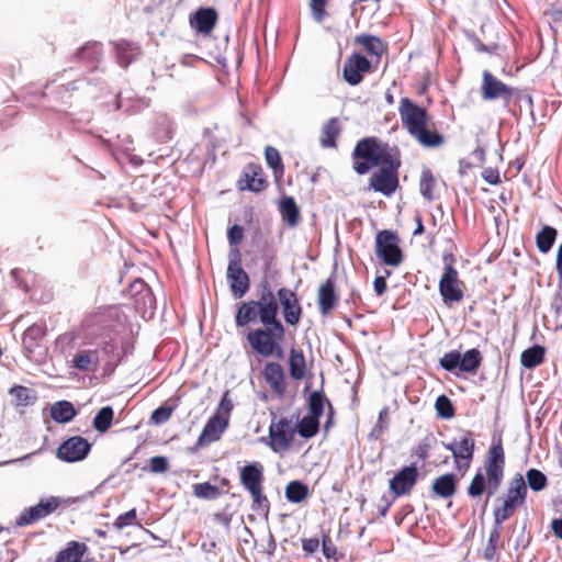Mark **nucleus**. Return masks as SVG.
Here are the masks:
<instances>
[{"label": "nucleus", "mask_w": 562, "mask_h": 562, "mask_svg": "<svg viewBox=\"0 0 562 562\" xmlns=\"http://www.w3.org/2000/svg\"><path fill=\"white\" fill-rule=\"evenodd\" d=\"M259 321L263 327L252 329L246 339L252 350L262 357H283L281 342L285 337V328L278 319V302L271 290L261 293L259 300L243 302L236 313L237 327H244Z\"/></svg>", "instance_id": "nucleus-1"}, {"label": "nucleus", "mask_w": 562, "mask_h": 562, "mask_svg": "<svg viewBox=\"0 0 562 562\" xmlns=\"http://www.w3.org/2000/svg\"><path fill=\"white\" fill-rule=\"evenodd\" d=\"M398 113L402 126L423 147L437 148L445 143V137L437 131L425 108L419 106L409 98L400 100Z\"/></svg>", "instance_id": "nucleus-2"}, {"label": "nucleus", "mask_w": 562, "mask_h": 562, "mask_svg": "<svg viewBox=\"0 0 562 562\" xmlns=\"http://www.w3.org/2000/svg\"><path fill=\"white\" fill-rule=\"evenodd\" d=\"M484 468L486 476L481 471H477L467 488L468 495L472 498H480L485 490L488 496L494 495L503 482L505 475V451L501 437L488 448Z\"/></svg>", "instance_id": "nucleus-3"}, {"label": "nucleus", "mask_w": 562, "mask_h": 562, "mask_svg": "<svg viewBox=\"0 0 562 562\" xmlns=\"http://www.w3.org/2000/svg\"><path fill=\"white\" fill-rule=\"evenodd\" d=\"M352 168L358 175H366L372 168L384 166L401 157L396 147H391L375 136L360 139L352 151Z\"/></svg>", "instance_id": "nucleus-4"}, {"label": "nucleus", "mask_w": 562, "mask_h": 562, "mask_svg": "<svg viewBox=\"0 0 562 562\" xmlns=\"http://www.w3.org/2000/svg\"><path fill=\"white\" fill-rule=\"evenodd\" d=\"M239 482L251 497L250 508L257 514L268 515L270 510V502L263 487V464L259 461H254L239 468Z\"/></svg>", "instance_id": "nucleus-5"}, {"label": "nucleus", "mask_w": 562, "mask_h": 562, "mask_svg": "<svg viewBox=\"0 0 562 562\" xmlns=\"http://www.w3.org/2000/svg\"><path fill=\"white\" fill-rule=\"evenodd\" d=\"M528 494L527 484L524 476L517 473L508 483L502 504L494 512V521L497 526L509 519L516 509L522 506Z\"/></svg>", "instance_id": "nucleus-6"}, {"label": "nucleus", "mask_w": 562, "mask_h": 562, "mask_svg": "<svg viewBox=\"0 0 562 562\" xmlns=\"http://www.w3.org/2000/svg\"><path fill=\"white\" fill-rule=\"evenodd\" d=\"M375 255L386 266L398 267L404 260L400 237L395 232L383 229L375 236Z\"/></svg>", "instance_id": "nucleus-7"}, {"label": "nucleus", "mask_w": 562, "mask_h": 562, "mask_svg": "<svg viewBox=\"0 0 562 562\" xmlns=\"http://www.w3.org/2000/svg\"><path fill=\"white\" fill-rule=\"evenodd\" d=\"M401 157L379 167L369 178V188L385 196H391L400 187L398 170Z\"/></svg>", "instance_id": "nucleus-8"}, {"label": "nucleus", "mask_w": 562, "mask_h": 562, "mask_svg": "<svg viewBox=\"0 0 562 562\" xmlns=\"http://www.w3.org/2000/svg\"><path fill=\"white\" fill-rule=\"evenodd\" d=\"M295 432L296 429L292 419L288 417L272 419L268 429L269 440L267 445L273 452L283 453L292 447Z\"/></svg>", "instance_id": "nucleus-9"}, {"label": "nucleus", "mask_w": 562, "mask_h": 562, "mask_svg": "<svg viewBox=\"0 0 562 562\" xmlns=\"http://www.w3.org/2000/svg\"><path fill=\"white\" fill-rule=\"evenodd\" d=\"M482 353L479 349H470L461 355L458 350L446 352L440 359L439 364L447 371H459L464 373H475L482 364Z\"/></svg>", "instance_id": "nucleus-10"}, {"label": "nucleus", "mask_w": 562, "mask_h": 562, "mask_svg": "<svg viewBox=\"0 0 562 562\" xmlns=\"http://www.w3.org/2000/svg\"><path fill=\"white\" fill-rule=\"evenodd\" d=\"M453 258L450 256L449 262L443 269V273L439 280V293L446 305L459 303L463 299V282L459 278V272L453 266Z\"/></svg>", "instance_id": "nucleus-11"}, {"label": "nucleus", "mask_w": 562, "mask_h": 562, "mask_svg": "<svg viewBox=\"0 0 562 562\" xmlns=\"http://www.w3.org/2000/svg\"><path fill=\"white\" fill-rule=\"evenodd\" d=\"M227 281L236 299L243 297L249 291L250 280L247 272L243 269L240 252L237 248L229 254Z\"/></svg>", "instance_id": "nucleus-12"}, {"label": "nucleus", "mask_w": 562, "mask_h": 562, "mask_svg": "<svg viewBox=\"0 0 562 562\" xmlns=\"http://www.w3.org/2000/svg\"><path fill=\"white\" fill-rule=\"evenodd\" d=\"M443 446L451 451L454 465L459 471H465L470 468L475 451V440L471 430L464 431L460 440Z\"/></svg>", "instance_id": "nucleus-13"}, {"label": "nucleus", "mask_w": 562, "mask_h": 562, "mask_svg": "<svg viewBox=\"0 0 562 562\" xmlns=\"http://www.w3.org/2000/svg\"><path fill=\"white\" fill-rule=\"evenodd\" d=\"M61 504L57 496L42 498L36 505L25 508L16 518L15 526L33 525L53 514Z\"/></svg>", "instance_id": "nucleus-14"}, {"label": "nucleus", "mask_w": 562, "mask_h": 562, "mask_svg": "<svg viewBox=\"0 0 562 562\" xmlns=\"http://www.w3.org/2000/svg\"><path fill=\"white\" fill-rule=\"evenodd\" d=\"M374 70L371 60L364 55L353 52L346 59L342 67V77L350 86H357L363 80L366 74Z\"/></svg>", "instance_id": "nucleus-15"}, {"label": "nucleus", "mask_w": 562, "mask_h": 562, "mask_svg": "<svg viewBox=\"0 0 562 562\" xmlns=\"http://www.w3.org/2000/svg\"><path fill=\"white\" fill-rule=\"evenodd\" d=\"M269 186L262 167L258 164H248L237 180L239 191L260 193Z\"/></svg>", "instance_id": "nucleus-16"}, {"label": "nucleus", "mask_w": 562, "mask_h": 562, "mask_svg": "<svg viewBox=\"0 0 562 562\" xmlns=\"http://www.w3.org/2000/svg\"><path fill=\"white\" fill-rule=\"evenodd\" d=\"M419 471L415 464L402 468L389 482V488L394 497L408 495L416 485Z\"/></svg>", "instance_id": "nucleus-17"}, {"label": "nucleus", "mask_w": 562, "mask_h": 562, "mask_svg": "<svg viewBox=\"0 0 562 562\" xmlns=\"http://www.w3.org/2000/svg\"><path fill=\"white\" fill-rule=\"evenodd\" d=\"M481 93L484 100L503 99L507 104L514 93V88L494 77L488 70L482 74Z\"/></svg>", "instance_id": "nucleus-18"}, {"label": "nucleus", "mask_w": 562, "mask_h": 562, "mask_svg": "<svg viewBox=\"0 0 562 562\" xmlns=\"http://www.w3.org/2000/svg\"><path fill=\"white\" fill-rule=\"evenodd\" d=\"M90 449L91 446L87 439L81 436H74L59 446L57 457L67 462H77L85 459Z\"/></svg>", "instance_id": "nucleus-19"}, {"label": "nucleus", "mask_w": 562, "mask_h": 562, "mask_svg": "<svg viewBox=\"0 0 562 562\" xmlns=\"http://www.w3.org/2000/svg\"><path fill=\"white\" fill-rule=\"evenodd\" d=\"M262 374L271 392L278 397H283L288 387L283 367L279 362L269 361L265 364Z\"/></svg>", "instance_id": "nucleus-20"}, {"label": "nucleus", "mask_w": 562, "mask_h": 562, "mask_svg": "<svg viewBox=\"0 0 562 562\" xmlns=\"http://www.w3.org/2000/svg\"><path fill=\"white\" fill-rule=\"evenodd\" d=\"M229 422L220 417V415H212L204 425L200 436L196 440V446L200 448L207 447L211 443L221 439L222 435L228 428Z\"/></svg>", "instance_id": "nucleus-21"}, {"label": "nucleus", "mask_w": 562, "mask_h": 562, "mask_svg": "<svg viewBox=\"0 0 562 562\" xmlns=\"http://www.w3.org/2000/svg\"><path fill=\"white\" fill-rule=\"evenodd\" d=\"M278 299L282 306L285 322L293 326L299 324L302 316V307L296 294L292 290L281 288L278 290Z\"/></svg>", "instance_id": "nucleus-22"}, {"label": "nucleus", "mask_w": 562, "mask_h": 562, "mask_svg": "<svg viewBox=\"0 0 562 562\" xmlns=\"http://www.w3.org/2000/svg\"><path fill=\"white\" fill-rule=\"evenodd\" d=\"M339 296L336 292L335 279L327 278L318 288L317 291V303L319 313L323 316L329 315L334 308L338 305Z\"/></svg>", "instance_id": "nucleus-23"}, {"label": "nucleus", "mask_w": 562, "mask_h": 562, "mask_svg": "<svg viewBox=\"0 0 562 562\" xmlns=\"http://www.w3.org/2000/svg\"><path fill=\"white\" fill-rule=\"evenodd\" d=\"M217 22V12L213 8H200L190 20L196 32L210 35Z\"/></svg>", "instance_id": "nucleus-24"}, {"label": "nucleus", "mask_w": 562, "mask_h": 562, "mask_svg": "<svg viewBox=\"0 0 562 562\" xmlns=\"http://www.w3.org/2000/svg\"><path fill=\"white\" fill-rule=\"evenodd\" d=\"M353 44L362 47L369 55L376 57L378 61L387 49L386 44L380 37L364 33L356 35Z\"/></svg>", "instance_id": "nucleus-25"}, {"label": "nucleus", "mask_w": 562, "mask_h": 562, "mask_svg": "<svg viewBox=\"0 0 562 562\" xmlns=\"http://www.w3.org/2000/svg\"><path fill=\"white\" fill-rule=\"evenodd\" d=\"M458 487V477L453 473H446L436 477L431 484V491L442 498L452 497Z\"/></svg>", "instance_id": "nucleus-26"}, {"label": "nucleus", "mask_w": 562, "mask_h": 562, "mask_svg": "<svg viewBox=\"0 0 562 562\" xmlns=\"http://www.w3.org/2000/svg\"><path fill=\"white\" fill-rule=\"evenodd\" d=\"M87 551L86 543L75 540L69 541L67 547L57 553L54 562H81Z\"/></svg>", "instance_id": "nucleus-27"}, {"label": "nucleus", "mask_w": 562, "mask_h": 562, "mask_svg": "<svg viewBox=\"0 0 562 562\" xmlns=\"http://www.w3.org/2000/svg\"><path fill=\"white\" fill-rule=\"evenodd\" d=\"M341 133V126L338 117L329 119L322 127L321 133V145L324 148H336L337 137Z\"/></svg>", "instance_id": "nucleus-28"}, {"label": "nucleus", "mask_w": 562, "mask_h": 562, "mask_svg": "<svg viewBox=\"0 0 562 562\" xmlns=\"http://www.w3.org/2000/svg\"><path fill=\"white\" fill-rule=\"evenodd\" d=\"M46 335V326L44 324H33L25 329L22 337L24 349L32 353Z\"/></svg>", "instance_id": "nucleus-29"}, {"label": "nucleus", "mask_w": 562, "mask_h": 562, "mask_svg": "<svg viewBox=\"0 0 562 562\" xmlns=\"http://www.w3.org/2000/svg\"><path fill=\"white\" fill-rule=\"evenodd\" d=\"M290 375L295 381H301L306 375V361L302 349L292 348L289 353Z\"/></svg>", "instance_id": "nucleus-30"}, {"label": "nucleus", "mask_w": 562, "mask_h": 562, "mask_svg": "<svg viewBox=\"0 0 562 562\" xmlns=\"http://www.w3.org/2000/svg\"><path fill=\"white\" fill-rule=\"evenodd\" d=\"M139 54V47L130 41L122 40L116 44V57L122 67H127Z\"/></svg>", "instance_id": "nucleus-31"}, {"label": "nucleus", "mask_w": 562, "mask_h": 562, "mask_svg": "<svg viewBox=\"0 0 562 562\" xmlns=\"http://www.w3.org/2000/svg\"><path fill=\"white\" fill-rule=\"evenodd\" d=\"M98 350H82L74 359V367L80 371H93L99 366Z\"/></svg>", "instance_id": "nucleus-32"}, {"label": "nucleus", "mask_w": 562, "mask_h": 562, "mask_svg": "<svg viewBox=\"0 0 562 562\" xmlns=\"http://www.w3.org/2000/svg\"><path fill=\"white\" fill-rule=\"evenodd\" d=\"M546 349L540 345H535L520 355V363L527 369H533L540 366L544 360Z\"/></svg>", "instance_id": "nucleus-33"}, {"label": "nucleus", "mask_w": 562, "mask_h": 562, "mask_svg": "<svg viewBox=\"0 0 562 562\" xmlns=\"http://www.w3.org/2000/svg\"><path fill=\"white\" fill-rule=\"evenodd\" d=\"M280 213L284 222L290 226H296L300 222L301 215L299 206L292 196H285L280 202Z\"/></svg>", "instance_id": "nucleus-34"}, {"label": "nucleus", "mask_w": 562, "mask_h": 562, "mask_svg": "<svg viewBox=\"0 0 562 562\" xmlns=\"http://www.w3.org/2000/svg\"><path fill=\"white\" fill-rule=\"evenodd\" d=\"M75 416L76 409L68 401L56 402L50 407V417L57 423H68Z\"/></svg>", "instance_id": "nucleus-35"}, {"label": "nucleus", "mask_w": 562, "mask_h": 562, "mask_svg": "<svg viewBox=\"0 0 562 562\" xmlns=\"http://www.w3.org/2000/svg\"><path fill=\"white\" fill-rule=\"evenodd\" d=\"M558 236V231L549 225H544L536 235V245L540 252L547 254L552 248Z\"/></svg>", "instance_id": "nucleus-36"}, {"label": "nucleus", "mask_w": 562, "mask_h": 562, "mask_svg": "<svg viewBox=\"0 0 562 562\" xmlns=\"http://www.w3.org/2000/svg\"><path fill=\"white\" fill-rule=\"evenodd\" d=\"M265 158L267 165L272 169L276 180L279 181L284 175V165L279 150L272 146H267Z\"/></svg>", "instance_id": "nucleus-37"}, {"label": "nucleus", "mask_w": 562, "mask_h": 562, "mask_svg": "<svg viewBox=\"0 0 562 562\" xmlns=\"http://www.w3.org/2000/svg\"><path fill=\"white\" fill-rule=\"evenodd\" d=\"M295 429L300 437L311 439L319 431V419L314 416L306 415L296 424Z\"/></svg>", "instance_id": "nucleus-38"}, {"label": "nucleus", "mask_w": 562, "mask_h": 562, "mask_svg": "<svg viewBox=\"0 0 562 562\" xmlns=\"http://www.w3.org/2000/svg\"><path fill=\"white\" fill-rule=\"evenodd\" d=\"M193 495L200 499L214 501L217 499L223 491L210 482L196 483L192 485Z\"/></svg>", "instance_id": "nucleus-39"}, {"label": "nucleus", "mask_w": 562, "mask_h": 562, "mask_svg": "<svg viewBox=\"0 0 562 562\" xmlns=\"http://www.w3.org/2000/svg\"><path fill=\"white\" fill-rule=\"evenodd\" d=\"M113 418V408L111 406H104L95 414L92 425L98 432L103 434L110 429Z\"/></svg>", "instance_id": "nucleus-40"}, {"label": "nucleus", "mask_w": 562, "mask_h": 562, "mask_svg": "<svg viewBox=\"0 0 562 562\" xmlns=\"http://www.w3.org/2000/svg\"><path fill=\"white\" fill-rule=\"evenodd\" d=\"M10 394L13 396L15 405L18 406H27L34 404L37 400L36 393L23 385L12 386Z\"/></svg>", "instance_id": "nucleus-41"}, {"label": "nucleus", "mask_w": 562, "mask_h": 562, "mask_svg": "<svg viewBox=\"0 0 562 562\" xmlns=\"http://www.w3.org/2000/svg\"><path fill=\"white\" fill-rule=\"evenodd\" d=\"M436 187V179L430 169H424L419 180V191L424 199L432 201L435 198L434 190Z\"/></svg>", "instance_id": "nucleus-42"}, {"label": "nucleus", "mask_w": 562, "mask_h": 562, "mask_svg": "<svg viewBox=\"0 0 562 562\" xmlns=\"http://www.w3.org/2000/svg\"><path fill=\"white\" fill-rule=\"evenodd\" d=\"M308 496V487L300 481H292L285 487V497L291 503H301Z\"/></svg>", "instance_id": "nucleus-43"}, {"label": "nucleus", "mask_w": 562, "mask_h": 562, "mask_svg": "<svg viewBox=\"0 0 562 562\" xmlns=\"http://www.w3.org/2000/svg\"><path fill=\"white\" fill-rule=\"evenodd\" d=\"M329 402L325 398L324 394L319 391H314L310 394L307 403H308V415L314 416L316 418H321L324 413L325 404Z\"/></svg>", "instance_id": "nucleus-44"}, {"label": "nucleus", "mask_w": 562, "mask_h": 562, "mask_svg": "<svg viewBox=\"0 0 562 562\" xmlns=\"http://www.w3.org/2000/svg\"><path fill=\"white\" fill-rule=\"evenodd\" d=\"M526 480L528 486L535 492L544 490L548 484L547 476L538 469H529L526 473Z\"/></svg>", "instance_id": "nucleus-45"}, {"label": "nucleus", "mask_w": 562, "mask_h": 562, "mask_svg": "<svg viewBox=\"0 0 562 562\" xmlns=\"http://www.w3.org/2000/svg\"><path fill=\"white\" fill-rule=\"evenodd\" d=\"M435 408L437 415L445 419H450L456 415L453 404L450 401V398L446 395H440L437 397Z\"/></svg>", "instance_id": "nucleus-46"}, {"label": "nucleus", "mask_w": 562, "mask_h": 562, "mask_svg": "<svg viewBox=\"0 0 562 562\" xmlns=\"http://www.w3.org/2000/svg\"><path fill=\"white\" fill-rule=\"evenodd\" d=\"M233 409H234V402L231 396V392L225 391L222 395V398H221L218 406L214 414L220 415V417L229 422Z\"/></svg>", "instance_id": "nucleus-47"}, {"label": "nucleus", "mask_w": 562, "mask_h": 562, "mask_svg": "<svg viewBox=\"0 0 562 562\" xmlns=\"http://www.w3.org/2000/svg\"><path fill=\"white\" fill-rule=\"evenodd\" d=\"M137 524V513L135 508L130 509L128 512L121 514L116 517L113 526L121 530L126 526H132Z\"/></svg>", "instance_id": "nucleus-48"}, {"label": "nucleus", "mask_w": 562, "mask_h": 562, "mask_svg": "<svg viewBox=\"0 0 562 562\" xmlns=\"http://www.w3.org/2000/svg\"><path fill=\"white\" fill-rule=\"evenodd\" d=\"M172 413L173 407L159 406L151 413L150 422L156 425H161L171 417Z\"/></svg>", "instance_id": "nucleus-49"}, {"label": "nucleus", "mask_w": 562, "mask_h": 562, "mask_svg": "<svg viewBox=\"0 0 562 562\" xmlns=\"http://www.w3.org/2000/svg\"><path fill=\"white\" fill-rule=\"evenodd\" d=\"M328 0H310V8L313 18L322 22L326 16V4Z\"/></svg>", "instance_id": "nucleus-50"}, {"label": "nucleus", "mask_w": 562, "mask_h": 562, "mask_svg": "<svg viewBox=\"0 0 562 562\" xmlns=\"http://www.w3.org/2000/svg\"><path fill=\"white\" fill-rule=\"evenodd\" d=\"M101 55V45L100 44H90L86 45L78 52V56L80 59H98Z\"/></svg>", "instance_id": "nucleus-51"}, {"label": "nucleus", "mask_w": 562, "mask_h": 562, "mask_svg": "<svg viewBox=\"0 0 562 562\" xmlns=\"http://www.w3.org/2000/svg\"><path fill=\"white\" fill-rule=\"evenodd\" d=\"M322 549L323 554L326 559H335L337 560V547L331 540L329 533H324L322 536Z\"/></svg>", "instance_id": "nucleus-52"}, {"label": "nucleus", "mask_w": 562, "mask_h": 562, "mask_svg": "<svg viewBox=\"0 0 562 562\" xmlns=\"http://www.w3.org/2000/svg\"><path fill=\"white\" fill-rule=\"evenodd\" d=\"M169 469V463L166 457L155 456L149 459V471L151 473H165Z\"/></svg>", "instance_id": "nucleus-53"}, {"label": "nucleus", "mask_w": 562, "mask_h": 562, "mask_svg": "<svg viewBox=\"0 0 562 562\" xmlns=\"http://www.w3.org/2000/svg\"><path fill=\"white\" fill-rule=\"evenodd\" d=\"M227 238L231 246L237 247L244 239V228L240 225L234 224L227 232Z\"/></svg>", "instance_id": "nucleus-54"}, {"label": "nucleus", "mask_w": 562, "mask_h": 562, "mask_svg": "<svg viewBox=\"0 0 562 562\" xmlns=\"http://www.w3.org/2000/svg\"><path fill=\"white\" fill-rule=\"evenodd\" d=\"M431 440L432 438H424L416 447L415 454L418 457V459L425 461L428 456L429 451L431 449Z\"/></svg>", "instance_id": "nucleus-55"}, {"label": "nucleus", "mask_w": 562, "mask_h": 562, "mask_svg": "<svg viewBox=\"0 0 562 562\" xmlns=\"http://www.w3.org/2000/svg\"><path fill=\"white\" fill-rule=\"evenodd\" d=\"M321 541L318 538H304L302 539V549L306 555H312L318 551Z\"/></svg>", "instance_id": "nucleus-56"}, {"label": "nucleus", "mask_w": 562, "mask_h": 562, "mask_svg": "<svg viewBox=\"0 0 562 562\" xmlns=\"http://www.w3.org/2000/svg\"><path fill=\"white\" fill-rule=\"evenodd\" d=\"M550 307L555 317L562 316V288L554 292Z\"/></svg>", "instance_id": "nucleus-57"}, {"label": "nucleus", "mask_w": 562, "mask_h": 562, "mask_svg": "<svg viewBox=\"0 0 562 562\" xmlns=\"http://www.w3.org/2000/svg\"><path fill=\"white\" fill-rule=\"evenodd\" d=\"M482 178L490 184H498L501 182L499 171L496 168H485L482 171Z\"/></svg>", "instance_id": "nucleus-58"}, {"label": "nucleus", "mask_w": 562, "mask_h": 562, "mask_svg": "<svg viewBox=\"0 0 562 562\" xmlns=\"http://www.w3.org/2000/svg\"><path fill=\"white\" fill-rule=\"evenodd\" d=\"M373 286H374V291L378 296L383 295L387 289L386 277H383V276L375 277Z\"/></svg>", "instance_id": "nucleus-59"}, {"label": "nucleus", "mask_w": 562, "mask_h": 562, "mask_svg": "<svg viewBox=\"0 0 562 562\" xmlns=\"http://www.w3.org/2000/svg\"><path fill=\"white\" fill-rule=\"evenodd\" d=\"M551 530L558 539L562 540V518H557L552 520Z\"/></svg>", "instance_id": "nucleus-60"}, {"label": "nucleus", "mask_w": 562, "mask_h": 562, "mask_svg": "<svg viewBox=\"0 0 562 562\" xmlns=\"http://www.w3.org/2000/svg\"><path fill=\"white\" fill-rule=\"evenodd\" d=\"M499 537H501V532H499L498 526L496 525V527L490 532L487 546H493V547L497 548Z\"/></svg>", "instance_id": "nucleus-61"}, {"label": "nucleus", "mask_w": 562, "mask_h": 562, "mask_svg": "<svg viewBox=\"0 0 562 562\" xmlns=\"http://www.w3.org/2000/svg\"><path fill=\"white\" fill-rule=\"evenodd\" d=\"M327 406H328L327 420H326V423L324 425V429H325L326 432L334 425V408H333V405H331L330 402H327Z\"/></svg>", "instance_id": "nucleus-62"}, {"label": "nucleus", "mask_w": 562, "mask_h": 562, "mask_svg": "<svg viewBox=\"0 0 562 562\" xmlns=\"http://www.w3.org/2000/svg\"><path fill=\"white\" fill-rule=\"evenodd\" d=\"M555 269H557L559 279L562 281V243L560 244V246L558 248Z\"/></svg>", "instance_id": "nucleus-63"}, {"label": "nucleus", "mask_w": 562, "mask_h": 562, "mask_svg": "<svg viewBox=\"0 0 562 562\" xmlns=\"http://www.w3.org/2000/svg\"><path fill=\"white\" fill-rule=\"evenodd\" d=\"M472 156L477 160L480 165H483L485 161V150L481 147L475 148L472 153Z\"/></svg>", "instance_id": "nucleus-64"}]
</instances>
